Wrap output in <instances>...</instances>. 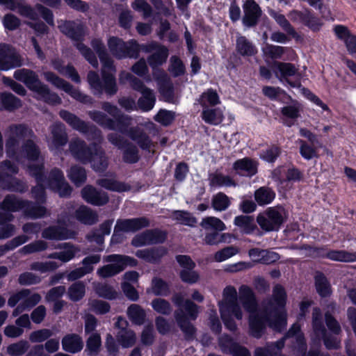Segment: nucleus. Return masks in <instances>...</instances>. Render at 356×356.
I'll use <instances>...</instances> for the list:
<instances>
[{"mask_svg":"<svg viewBox=\"0 0 356 356\" xmlns=\"http://www.w3.org/2000/svg\"><path fill=\"white\" fill-rule=\"evenodd\" d=\"M198 101L204 109L206 108L213 107L218 104L220 103V98L215 90L209 89L201 95Z\"/></svg>","mask_w":356,"mask_h":356,"instance_id":"34","label":"nucleus"},{"mask_svg":"<svg viewBox=\"0 0 356 356\" xmlns=\"http://www.w3.org/2000/svg\"><path fill=\"white\" fill-rule=\"evenodd\" d=\"M108 45L113 55L118 58L126 56L134 57L138 50L135 41H131L126 44L122 40L114 37L108 40Z\"/></svg>","mask_w":356,"mask_h":356,"instance_id":"14","label":"nucleus"},{"mask_svg":"<svg viewBox=\"0 0 356 356\" xmlns=\"http://www.w3.org/2000/svg\"><path fill=\"white\" fill-rule=\"evenodd\" d=\"M63 250L59 253H55L51 257L58 259L62 262H67L71 260L78 252V250L73 245L65 243L62 244Z\"/></svg>","mask_w":356,"mask_h":356,"instance_id":"41","label":"nucleus"},{"mask_svg":"<svg viewBox=\"0 0 356 356\" xmlns=\"http://www.w3.org/2000/svg\"><path fill=\"white\" fill-rule=\"evenodd\" d=\"M221 318L225 326L230 330H234L236 325L232 316L236 319L242 318V312L238 305L236 290L233 286H227L223 291L222 300L219 303Z\"/></svg>","mask_w":356,"mask_h":356,"instance_id":"5","label":"nucleus"},{"mask_svg":"<svg viewBox=\"0 0 356 356\" xmlns=\"http://www.w3.org/2000/svg\"><path fill=\"white\" fill-rule=\"evenodd\" d=\"M165 238V234L159 230L148 231L137 235L132 240L133 245L140 247L152 243L163 242Z\"/></svg>","mask_w":356,"mask_h":356,"instance_id":"19","label":"nucleus"},{"mask_svg":"<svg viewBox=\"0 0 356 356\" xmlns=\"http://www.w3.org/2000/svg\"><path fill=\"white\" fill-rule=\"evenodd\" d=\"M26 298V293L24 292V290L12 296L8 302V304L10 307H14L16 304L19 303V305L17 308L13 311V315L14 316H18L23 311H24V300Z\"/></svg>","mask_w":356,"mask_h":356,"instance_id":"44","label":"nucleus"},{"mask_svg":"<svg viewBox=\"0 0 356 356\" xmlns=\"http://www.w3.org/2000/svg\"><path fill=\"white\" fill-rule=\"evenodd\" d=\"M116 327L120 330L117 333V339L123 348L132 346L136 340V334L130 329H127V322L122 318H118L115 323Z\"/></svg>","mask_w":356,"mask_h":356,"instance_id":"18","label":"nucleus"},{"mask_svg":"<svg viewBox=\"0 0 356 356\" xmlns=\"http://www.w3.org/2000/svg\"><path fill=\"white\" fill-rule=\"evenodd\" d=\"M155 50V52L149 58V63L150 66L154 69L158 65L163 64L168 55V50L167 48L161 46H158L155 44L149 45V51ZM149 51V49H147Z\"/></svg>","mask_w":356,"mask_h":356,"instance_id":"29","label":"nucleus"},{"mask_svg":"<svg viewBox=\"0 0 356 356\" xmlns=\"http://www.w3.org/2000/svg\"><path fill=\"white\" fill-rule=\"evenodd\" d=\"M62 344L65 350L73 353L80 351L83 348L81 338L76 334H70L64 337Z\"/></svg>","mask_w":356,"mask_h":356,"instance_id":"32","label":"nucleus"},{"mask_svg":"<svg viewBox=\"0 0 356 356\" xmlns=\"http://www.w3.org/2000/svg\"><path fill=\"white\" fill-rule=\"evenodd\" d=\"M302 110L301 104L298 102H292L291 104L282 108L281 113L284 123L291 127L293 121L300 116Z\"/></svg>","mask_w":356,"mask_h":356,"instance_id":"22","label":"nucleus"},{"mask_svg":"<svg viewBox=\"0 0 356 356\" xmlns=\"http://www.w3.org/2000/svg\"><path fill=\"white\" fill-rule=\"evenodd\" d=\"M82 197L94 205H102L108 202V196L104 193L97 192L91 186H86L82 190Z\"/></svg>","mask_w":356,"mask_h":356,"instance_id":"26","label":"nucleus"},{"mask_svg":"<svg viewBox=\"0 0 356 356\" xmlns=\"http://www.w3.org/2000/svg\"><path fill=\"white\" fill-rule=\"evenodd\" d=\"M72 153L83 162L89 161L95 171H102L107 166V161L102 152L95 149L93 154L90 149H86L81 140L74 141L70 145Z\"/></svg>","mask_w":356,"mask_h":356,"instance_id":"8","label":"nucleus"},{"mask_svg":"<svg viewBox=\"0 0 356 356\" xmlns=\"http://www.w3.org/2000/svg\"><path fill=\"white\" fill-rule=\"evenodd\" d=\"M23 210L24 213L31 218H39L44 215L46 210L40 205L31 206L29 202L17 200L15 197L7 196L0 207V238L10 237L14 232V227L6 223L11 220L12 215L9 212Z\"/></svg>","mask_w":356,"mask_h":356,"instance_id":"2","label":"nucleus"},{"mask_svg":"<svg viewBox=\"0 0 356 356\" xmlns=\"http://www.w3.org/2000/svg\"><path fill=\"white\" fill-rule=\"evenodd\" d=\"M100 261V256L95 254L86 257L83 261V266L80 268H77L68 275V279L70 280H76L85 274L91 272L93 270L92 264H97Z\"/></svg>","mask_w":356,"mask_h":356,"instance_id":"25","label":"nucleus"},{"mask_svg":"<svg viewBox=\"0 0 356 356\" xmlns=\"http://www.w3.org/2000/svg\"><path fill=\"white\" fill-rule=\"evenodd\" d=\"M20 56L6 44H0V70H8L22 65Z\"/></svg>","mask_w":356,"mask_h":356,"instance_id":"15","label":"nucleus"},{"mask_svg":"<svg viewBox=\"0 0 356 356\" xmlns=\"http://www.w3.org/2000/svg\"><path fill=\"white\" fill-rule=\"evenodd\" d=\"M24 165L27 166L29 172L36 177L38 183L41 181L40 175L42 173V163L39 157V152L32 140H28L24 146L21 155L18 159ZM33 196L40 200H42L44 195V188L38 185L32 191Z\"/></svg>","mask_w":356,"mask_h":356,"instance_id":"4","label":"nucleus"},{"mask_svg":"<svg viewBox=\"0 0 356 356\" xmlns=\"http://www.w3.org/2000/svg\"><path fill=\"white\" fill-rule=\"evenodd\" d=\"M29 348L28 342L21 341L11 344L7 348L8 353L11 356H22Z\"/></svg>","mask_w":356,"mask_h":356,"instance_id":"59","label":"nucleus"},{"mask_svg":"<svg viewBox=\"0 0 356 356\" xmlns=\"http://www.w3.org/2000/svg\"><path fill=\"white\" fill-rule=\"evenodd\" d=\"M286 218L287 212L283 207H272L259 213L257 221L262 229L270 232L277 230Z\"/></svg>","mask_w":356,"mask_h":356,"instance_id":"11","label":"nucleus"},{"mask_svg":"<svg viewBox=\"0 0 356 356\" xmlns=\"http://www.w3.org/2000/svg\"><path fill=\"white\" fill-rule=\"evenodd\" d=\"M230 205V199L226 195L219 193L212 200V206L216 211H222Z\"/></svg>","mask_w":356,"mask_h":356,"instance_id":"49","label":"nucleus"},{"mask_svg":"<svg viewBox=\"0 0 356 356\" xmlns=\"http://www.w3.org/2000/svg\"><path fill=\"white\" fill-rule=\"evenodd\" d=\"M59 28L63 33L74 40H79L83 32L81 26L72 22H63L59 25Z\"/></svg>","mask_w":356,"mask_h":356,"instance_id":"35","label":"nucleus"},{"mask_svg":"<svg viewBox=\"0 0 356 356\" xmlns=\"http://www.w3.org/2000/svg\"><path fill=\"white\" fill-rule=\"evenodd\" d=\"M52 141L49 143V147H58L63 145L67 142L66 135L63 131V127L61 124H56L52 128Z\"/></svg>","mask_w":356,"mask_h":356,"instance_id":"36","label":"nucleus"},{"mask_svg":"<svg viewBox=\"0 0 356 356\" xmlns=\"http://www.w3.org/2000/svg\"><path fill=\"white\" fill-rule=\"evenodd\" d=\"M220 346L224 352H229L233 356H250L247 349L239 346L227 336L220 339Z\"/></svg>","mask_w":356,"mask_h":356,"instance_id":"27","label":"nucleus"},{"mask_svg":"<svg viewBox=\"0 0 356 356\" xmlns=\"http://www.w3.org/2000/svg\"><path fill=\"white\" fill-rule=\"evenodd\" d=\"M173 301L179 307V311L175 314L176 320L181 329L188 335H192L194 329L189 323L190 320H195L199 312L198 307L191 300L183 301L180 295H176Z\"/></svg>","mask_w":356,"mask_h":356,"instance_id":"7","label":"nucleus"},{"mask_svg":"<svg viewBox=\"0 0 356 356\" xmlns=\"http://www.w3.org/2000/svg\"><path fill=\"white\" fill-rule=\"evenodd\" d=\"M323 256L336 261L353 262L356 261V252H350L345 250H330Z\"/></svg>","mask_w":356,"mask_h":356,"instance_id":"31","label":"nucleus"},{"mask_svg":"<svg viewBox=\"0 0 356 356\" xmlns=\"http://www.w3.org/2000/svg\"><path fill=\"white\" fill-rule=\"evenodd\" d=\"M177 261L184 268L180 273L182 281L190 284L197 282L199 280V275L192 270L195 267V263L191 258L186 255H179L177 257Z\"/></svg>","mask_w":356,"mask_h":356,"instance_id":"16","label":"nucleus"},{"mask_svg":"<svg viewBox=\"0 0 356 356\" xmlns=\"http://www.w3.org/2000/svg\"><path fill=\"white\" fill-rule=\"evenodd\" d=\"M101 345L100 336L98 334L91 335L87 341V351L88 355L96 354Z\"/></svg>","mask_w":356,"mask_h":356,"instance_id":"63","label":"nucleus"},{"mask_svg":"<svg viewBox=\"0 0 356 356\" xmlns=\"http://www.w3.org/2000/svg\"><path fill=\"white\" fill-rule=\"evenodd\" d=\"M4 28L7 30L13 31L19 27L20 20L13 14H6L1 19Z\"/></svg>","mask_w":356,"mask_h":356,"instance_id":"62","label":"nucleus"},{"mask_svg":"<svg viewBox=\"0 0 356 356\" xmlns=\"http://www.w3.org/2000/svg\"><path fill=\"white\" fill-rule=\"evenodd\" d=\"M60 117L66 121L73 128L78 129L81 131H85L86 126L83 122L81 121L75 115L67 111H63L60 113Z\"/></svg>","mask_w":356,"mask_h":356,"instance_id":"47","label":"nucleus"},{"mask_svg":"<svg viewBox=\"0 0 356 356\" xmlns=\"http://www.w3.org/2000/svg\"><path fill=\"white\" fill-rule=\"evenodd\" d=\"M291 18L294 21L302 22L313 29H317L318 27L313 23L314 19L309 13L303 14L298 11H293L291 13Z\"/></svg>","mask_w":356,"mask_h":356,"instance_id":"57","label":"nucleus"},{"mask_svg":"<svg viewBox=\"0 0 356 356\" xmlns=\"http://www.w3.org/2000/svg\"><path fill=\"white\" fill-rule=\"evenodd\" d=\"M120 81L122 82L128 81L134 90L141 93L142 97L138 101L140 109L143 111H149L153 108L156 102L155 95L153 91L147 88L140 80L128 72H123L120 75Z\"/></svg>","mask_w":356,"mask_h":356,"instance_id":"10","label":"nucleus"},{"mask_svg":"<svg viewBox=\"0 0 356 356\" xmlns=\"http://www.w3.org/2000/svg\"><path fill=\"white\" fill-rule=\"evenodd\" d=\"M49 186L58 192L60 196H67L71 193L70 187L65 182L63 175L59 170L52 171Z\"/></svg>","mask_w":356,"mask_h":356,"instance_id":"20","label":"nucleus"},{"mask_svg":"<svg viewBox=\"0 0 356 356\" xmlns=\"http://www.w3.org/2000/svg\"><path fill=\"white\" fill-rule=\"evenodd\" d=\"M44 76L47 81L51 83L57 88H60L66 92L69 93L74 99L83 102H87L86 96L82 95L77 90L72 88V87L69 83L58 78L52 72H45L44 73Z\"/></svg>","mask_w":356,"mask_h":356,"instance_id":"17","label":"nucleus"},{"mask_svg":"<svg viewBox=\"0 0 356 356\" xmlns=\"http://www.w3.org/2000/svg\"><path fill=\"white\" fill-rule=\"evenodd\" d=\"M210 184L212 186L222 187V186H235V181L227 175L222 174H215L210 178Z\"/></svg>","mask_w":356,"mask_h":356,"instance_id":"46","label":"nucleus"},{"mask_svg":"<svg viewBox=\"0 0 356 356\" xmlns=\"http://www.w3.org/2000/svg\"><path fill=\"white\" fill-rule=\"evenodd\" d=\"M200 225L207 230L214 229L221 232L226 229L225 223L220 219L213 216L203 218Z\"/></svg>","mask_w":356,"mask_h":356,"instance_id":"42","label":"nucleus"},{"mask_svg":"<svg viewBox=\"0 0 356 356\" xmlns=\"http://www.w3.org/2000/svg\"><path fill=\"white\" fill-rule=\"evenodd\" d=\"M92 46L99 54V57L103 64L102 76L104 88L107 93L111 95L116 92V84L113 76L114 69L111 61L108 59L104 47L99 40L95 39L92 41ZM88 79L92 88L100 90L103 86L98 75L95 72H90Z\"/></svg>","mask_w":356,"mask_h":356,"instance_id":"3","label":"nucleus"},{"mask_svg":"<svg viewBox=\"0 0 356 356\" xmlns=\"http://www.w3.org/2000/svg\"><path fill=\"white\" fill-rule=\"evenodd\" d=\"M298 143L300 145V154L302 158L311 160L318 157L317 149L314 145H309L302 140H298Z\"/></svg>","mask_w":356,"mask_h":356,"instance_id":"45","label":"nucleus"},{"mask_svg":"<svg viewBox=\"0 0 356 356\" xmlns=\"http://www.w3.org/2000/svg\"><path fill=\"white\" fill-rule=\"evenodd\" d=\"M169 71L173 76H178L185 72V67L179 58L172 56L170 58Z\"/></svg>","mask_w":356,"mask_h":356,"instance_id":"61","label":"nucleus"},{"mask_svg":"<svg viewBox=\"0 0 356 356\" xmlns=\"http://www.w3.org/2000/svg\"><path fill=\"white\" fill-rule=\"evenodd\" d=\"M243 10L245 13L243 19L244 25L246 26L254 25L261 14L259 6L253 0H246L243 5Z\"/></svg>","mask_w":356,"mask_h":356,"instance_id":"21","label":"nucleus"},{"mask_svg":"<svg viewBox=\"0 0 356 356\" xmlns=\"http://www.w3.org/2000/svg\"><path fill=\"white\" fill-rule=\"evenodd\" d=\"M70 179L76 185L82 184L86 179L85 170L80 167H72L69 172Z\"/></svg>","mask_w":356,"mask_h":356,"instance_id":"56","label":"nucleus"},{"mask_svg":"<svg viewBox=\"0 0 356 356\" xmlns=\"http://www.w3.org/2000/svg\"><path fill=\"white\" fill-rule=\"evenodd\" d=\"M163 248L140 250L136 253V256L149 262H154L165 254Z\"/></svg>","mask_w":356,"mask_h":356,"instance_id":"38","label":"nucleus"},{"mask_svg":"<svg viewBox=\"0 0 356 356\" xmlns=\"http://www.w3.org/2000/svg\"><path fill=\"white\" fill-rule=\"evenodd\" d=\"M151 305L154 311L162 314H168L171 312L170 303L162 298L154 299Z\"/></svg>","mask_w":356,"mask_h":356,"instance_id":"58","label":"nucleus"},{"mask_svg":"<svg viewBox=\"0 0 356 356\" xmlns=\"http://www.w3.org/2000/svg\"><path fill=\"white\" fill-rule=\"evenodd\" d=\"M17 172L15 166L10 165V162H5L0 165V186L14 191H22V188L14 185L7 184L12 175Z\"/></svg>","mask_w":356,"mask_h":356,"instance_id":"23","label":"nucleus"},{"mask_svg":"<svg viewBox=\"0 0 356 356\" xmlns=\"http://www.w3.org/2000/svg\"><path fill=\"white\" fill-rule=\"evenodd\" d=\"M129 318L136 325H141L144 323L145 312L139 305L133 304L127 309Z\"/></svg>","mask_w":356,"mask_h":356,"instance_id":"40","label":"nucleus"},{"mask_svg":"<svg viewBox=\"0 0 356 356\" xmlns=\"http://www.w3.org/2000/svg\"><path fill=\"white\" fill-rule=\"evenodd\" d=\"M239 292V301L250 314V330L252 336L260 337L267 325L277 331H281L286 327V315L281 309L286 303V296L281 286L274 287L272 299L265 305L264 311L257 307L253 293L249 287L242 286Z\"/></svg>","mask_w":356,"mask_h":356,"instance_id":"1","label":"nucleus"},{"mask_svg":"<svg viewBox=\"0 0 356 356\" xmlns=\"http://www.w3.org/2000/svg\"><path fill=\"white\" fill-rule=\"evenodd\" d=\"M236 49L243 56H252L256 54L255 47L245 38L240 36L236 41Z\"/></svg>","mask_w":356,"mask_h":356,"instance_id":"43","label":"nucleus"},{"mask_svg":"<svg viewBox=\"0 0 356 356\" xmlns=\"http://www.w3.org/2000/svg\"><path fill=\"white\" fill-rule=\"evenodd\" d=\"M0 99L3 106L8 109L18 108L21 105L19 100L9 93L1 94Z\"/></svg>","mask_w":356,"mask_h":356,"instance_id":"60","label":"nucleus"},{"mask_svg":"<svg viewBox=\"0 0 356 356\" xmlns=\"http://www.w3.org/2000/svg\"><path fill=\"white\" fill-rule=\"evenodd\" d=\"M172 218L185 225L193 226L197 222L195 218L186 211H175L172 213Z\"/></svg>","mask_w":356,"mask_h":356,"instance_id":"54","label":"nucleus"},{"mask_svg":"<svg viewBox=\"0 0 356 356\" xmlns=\"http://www.w3.org/2000/svg\"><path fill=\"white\" fill-rule=\"evenodd\" d=\"M103 108L106 111L115 118L116 122L107 119L100 112L91 113V118L97 123L111 129L118 130L122 133L127 132V127L131 124V119L126 116H119V111L118 108L108 103L104 104Z\"/></svg>","mask_w":356,"mask_h":356,"instance_id":"9","label":"nucleus"},{"mask_svg":"<svg viewBox=\"0 0 356 356\" xmlns=\"http://www.w3.org/2000/svg\"><path fill=\"white\" fill-rule=\"evenodd\" d=\"M315 280L317 292L321 296H327L330 294L331 290L330 284L323 275H317Z\"/></svg>","mask_w":356,"mask_h":356,"instance_id":"53","label":"nucleus"},{"mask_svg":"<svg viewBox=\"0 0 356 356\" xmlns=\"http://www.w3.org/2000/svg\"><path fill=\"white\" fill-rule=\"evenodd\" d=\"M202 118L207 123L217 125L222 122L224 116L221 109L209 107L202 110Z\"/></svg>","mask_w":356,"mask_h":356,"instance_id":"30","label":"nucleus"},{"mask_svg":"<svg viewBox=\"0 0 356 356\" xmlns=\"http://www.w3.org/2000/svg\"><path fill=\"white\" fill-rule=\"evenodd\" d=\"M148 225L149 221L144 218L118 220L114 229L111 242L118 243L122 232H136L147 227Z\"/></svg>","mask_w":356,"mask_h":356,"instance_id":"13","label":"nucleus"},{"mask_svg":"<svg viewBox=\"0 0 356 356\" xmlns=\"http://www.w3.org/2000/svg\"><path fill=\"white\" fill-rule=\"evenodd\" d=\"M283 346L284 343L281 341L265 348H257L255 352V356H273V354L276 353V350L281 349Z\"/></svg>","mask_w":356,"mask_h":356,"instance_id":"64","label":"nucleus"},{"mask_svg":"<svg viewBox=\"0 0 356 356\" xmlns=\"http://www.w3.org/2000/svg\"><path fill=\"white\" fill-rule=\"evenodd\" d=\"M75 233L61 227H50L42 232L45 238L65 240L74 237Z\"/></svg>","mask_w":356,"mask_h":356,"instance_id":"28","label":"nucleus"},{"mask_svg":"<svg viewBox=\"0 0 356 356\" xmlns=\"http://www.w3.org/2000/svg\"><path fill=\"white\" fill-rule=\"evenodd\" d=\"M238 252L239 249L237 247L228 246L216 252L213 256V259L216 262H222L237 254Z\"/></svg>","mask_w":356,"mask_h":356,"instance_id":"48","label":"nucleus"},{"mask_svg":"<svg viewBox=\"0 0 356 356\" xmlns=\"http://www.w3.org/2000/svg\"><path fill=\"white\" fill-rule=\"evenodd\" d=\"M147 292L156 296H164L168 293V286L163 280L154 278L152 280L151 288L147 289Z\"/></svg>","mask_w":356,"mask_h":356,"instance_id":"51","label":"nucleus"},{"mask_svg":"<svg viewBox=\"0 0 356 356\" xmlns=\"http://www.w3.org/2000/svg\"><path fill=\"white\" fill-rule=\"evenodd\" d=\"M273 70L277 76H280L284 79L294 76L297 72V69L293 65L286 63H275Z\"/></svg>","mask_w":356,"mask_h":356,"instance_id":"39","label":"nucleus"},{"mask_svg":"<svg viewBox=\"0 0 356 356\" xmlns=\"http://www.w3.org/2000/svg\"><path fill=\"white\" fill-rule=\"evenodd\" d=\"M275 198V193L270 188L261 187L254 192V199L259 205L270 204Z\"/></svg>","mask_w":356,"mask_h":356,"instance_id":"33","label":"nucleus"},{"mask_svg":"<svg viewBox=\"0 0 356 356\" xmlns=\"http://www.w3.org/2000/svg\"><path fill=\"white\" fill-rule=\"evenodd\" d=\"M233 167L238 174L244 176H252L257 172V163L249 158L236 161Z\"/></svg>","mask_w":356,"mask_h":356,"instance_id":"24","label":"nucleus"},{"mask_svg":"<svg viewBox=\"0 0 356 356\" xmlns=\"http://www.w3.org/2000/svg\"><path fill=\"white\" fill-rule=\"evenodd\" d=\"M99 184L107 189L115 191H126L129 189V186L125 184L118 182L114 179H101L99 181Z\"/></svg>","mask_w":356,"mask_h":356,"instance_id":"52","label":"nucleus"},{"mask_svg":"<svg viewBox=\"0 0 356 356\" xmlns=\"http://www.w3.org/2000/svg\"><path fill=\"white\" fill-rule=\"evenodd\" d=\"M14 76L34 91L38 99H44L51 104H57L60 102L58 95L50 93L48 89L40 83L38 76L33 72L26 69H20L15 72Z\"/></svg>","mask_w":356,"mask_h":356,"instance_id":"6","label":"nucleus"},{"mask_svg":"<svg viewBox=\"0 0 356 356\" xmlns=\"http://www.w3.org/2000/svg\"><path fill=\"white\" fill-rule=\"evenodd\" d=\"M104 261L111 263L97 270L100 277H107L115 275L121 272L127 266H134L136 265V261L128 256L120 254H112L106 257Z\"/></svg>","mask_w":356,"mask_h":356,"instance_id":"12","label":"nucleus"},{"mask_svg":"<svg viewBox=\"0 0 356 356\" xmlns=\"http://www.w3.org/2000/svg\"><path fill=\"white\" fill-rule=\"evenodd\" d=\"M53 67L54 69L58 70L60 74L65 75L70 78L72 81L75 82H79V76L74 67L72 66H67L65 67H61L58 60H55L52 63Z\"/></svg>","mask_w":356,"mask_h":356,"instance_id":"55","label":"nucleus"},{"mask_svg":"<svg viewBox=\"0 0 356 356\" xmlns=\"http://www.w3.org/2000/svg\"><path fill=\"white\" fill-rule=\"evenodd\" d=\"M76 218L85 224H92L97 220V215L86 207H81L76 211Z\"/></svg>","mask_w":356,"mask_h":356,"instance_id":"50","label":"nucleus"},{"mask_svg":"<svg viewBox=\"0 0 356 356\" xmlns=\"http://www.w3.org/2000/svg\"><path fill=\"white\" fill-rule=\"evenodd\" d=\"M234 225L238 227L241 231L245 234L252 233L256 227L254 219L248 216L236 217L234 219Z\"/></svg>","mask_w":356,"mask_h":356,"instance_id":"37","label":"nucleus"}]
</instances>
